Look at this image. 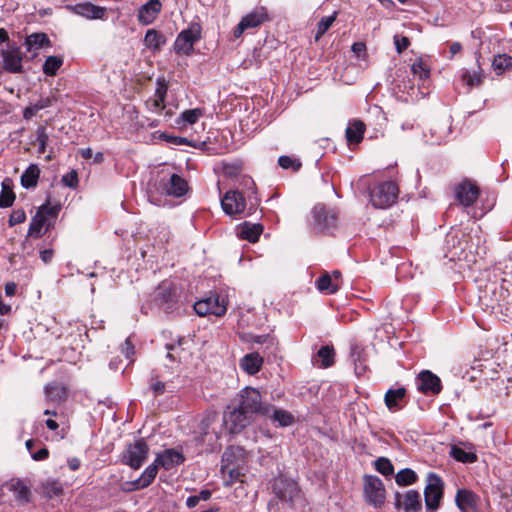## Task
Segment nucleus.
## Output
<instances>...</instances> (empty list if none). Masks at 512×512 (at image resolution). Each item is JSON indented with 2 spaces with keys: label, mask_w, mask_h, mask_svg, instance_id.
I'll use <instances>...</instances> for the list:
<instances>
[{
  "label": "nucleus",
  "mask_w": 512,
  "mask_h": 512,
  "mask_svg": "<svg viewBox=\"0 0 512 512\" xmlns=\"http://www.w3.org/2000/svg\"><path fill=\"white\" fill-rule=\"evenodd\" d=\"M262 233V226L260 224H249L245 222L241 227L239 236L250 242H256Z\"/></svg>",
  "instance_id": "32"
},
{
  "label": "nucleus",
  "mask_w": 512,
  "mask_h": 512,
  "mask_svg": "<svg viewBox=\"0 0 512 512\" xmlns=\"http://www.w3.org/2000/svg\"><path fill=\"white\" fill-rule=\"evenodd\" d=\"M234 404L252 418L255 414H270V406L262 405L260 392L255 388L246 387L241 390L237 394Z\"/></svg>",
  "instance_id": "1"
},
{
  "label": "nucleus",
  "mask_w": 512,
  "mask_h": 512,
  "mask_svg": "<svg viewBox=\"0 0 512 512\" xmlns=\"http://www.w3.org/2000/svg\"><path fill=\"white\" fill-rule=\"evenodd\" d=\"M221 206L227 215L236 216L245 212L246 201L241 192L230 190L221 199Z\"/></svg>",
  "instance_id": "9"
},
{
  "label": "nucleus",
  "mask_w": 512,
  "mask_h": 512,
  "mask_svg": "<svg viewBox=\"0 0 512 512\" xmlns=\"http://www.w3.org/2000/svg\"><path fill=\"white\" fill-rule=\"evenodd\" d=\"M53 257V251L50 249H46L40 252V258L44 263H48L51 261Z\"/></svg>",
  "instance_id": "63"
},
{
  "label": "nucleus",
  "mask_w": 512,
  "mask_h": 512,
  "mask_svg": "<svg viewBox=\"0 0 512 512\" xmlns=\"http://www.w3.org/2000/svg\"><path fill=\"white\" fill-rule=\"evenodd\" d=\"M278 164L280 167L284 169L292 168L295 171L301 167V163L298 160L293 159L289 156L279 157Z\"/></svg>",
  "instance_id": "50"
},
{
  "label": "nucleus",
  "mask_w": 512,
  "mask_h": 512,
  "mask_svg": "<svg viewBox=\"0 0 512 512\" xmlns=\"http://www.w3.org/2000/svg\"><path fill=\"white\" fill-rule=\"evenodd\" d=\"M150 387H151V390L153 391L154 395H156V396L162 395L166 391V385L162 381L156 380L153 383H151Z\"/></svg>",
  "instance_id": "58"
},
{
  "label": "nucleus",
  "mask_w": 512,
  "mask_h": 512,
  "mask_svg": "<svg viewBox=\"0 0 512 512\" xmlns=\"http://www.w3.org/2000/svg\"><path fill=\"white\" fill-rule=\"evenodd\" d=\"M334 355L335 351L332 346H323L319 349L313 361L319 367L328 368L334 364Z\"/></svg>",
  "instance_id": "27"
},
{
  "label": "nucleus",
  "mask_w": 512,
  "mask_h": 512,
  "mask_svg": "<svg viewBox=\"0 0 512 512\" xmlns=\"http://www.w3.org/2000/svg\"><path fill=\"white\" fill-rule=\"evenodd\" d=\"M71 10L73 13L90 20L103 19L106 13V8L90 2L78 3L71 7Z\"/></svg>",
  "instance_id": "18"
},
{
  "label": "nucleus",
  "mask_w": 512,
  "mask_h": 512,
  "mask_svg": "<svg viewBox=\"0 0 512 512\" xmlns=\"http://www.w3.org/2000/svg\"><path fill=\"white\" fill-rule=\"evenodd\" d=\"M158 465L157 463H153L149 465L139 479L136 480V484L138 488H145L149 486L153 480L155 479L157 472H158Z\"/></svg>",
  "instance_id": "34"
},
{
  "label": "nucleus",
  "mask_w": 512,
  "mask_h": 512,
  "mask_svg": "<svg viewBox=\"0 0 512 512\" xmlns=\"http://www.w3.org/2000/svg\"><path fill=\"white\" fill-rule=\"evenodd\" d=\"M38 491L46 498L52 499L63 494V486L59 480L48 478L41 483Z\"/></svg>",
  "instance_id": "26"
},
{
  "label": "nucleus",
  "mask_w": 512,
  "mask_h": 512,
  "mask_svg": "<svg viewBox=\"0 0 512 512\" xmlns=\"http://www.w3.org/2000/svg\"><path fill=\"white\" fill-rule=\"evenodd\" d=\"M456 504L462 512L476 510L478 497L470 490H459L456 495Z\"/></svg>",
  "instance_id": "23"
},
{
  "label": "nucleus",
  "mask_w": 512,
  "mask_h": 512,
  "mask_svg": "<svg viewBox=\"0 0 512 512\" xmlns=\"http://www.w3.org/2000/svg\"><path fill=\"white\" fill-rule=\"evenodd\" d=\"M316 286L320 292L326 294H334L339 290V283H337V281L332 278L330 273L322 274L318 278Z\"/></svg>",
  "instance_id": "29"
},
{
  "label": "nucleus",
  "mask_w": 512,
  "mask_h": 512,
  "mask_svg": "<svg viewBox=\"0 0 512 512\" xmlns=\"http://www.w3.org/2000/svg\"><path fill=\"white\" fill-rule=\"evenodd\" d=\"M123 353L125 354L126 358H128V359L134 353V347L128 339L125 341V343L123 345Z\"/></svg>",
  "instance_id": "61"
},
{
  "label": "nucleus",
  "mask_w": 512,
  "mask_h": 512,
  "mask_svg": "<svg viewBox=\"0 0 512 512\" xmlns=\"http://www.w3.org/2000/svg\"><path fill=\"white\" fill-rule=\"evenodd\" d=\"M263 364V358L257 352L246 354L240 362L241 368L250 375L256 374Z\"/></svg>",
  "instance_id": "24"
},
{
  "label": "nucleus",
  "mask_w": 512,
  "mask_h": 512,
  "mask_svg": "<svg viewBox=\"0 0 512 512\" xmlns=\"http://www.w3.org/2000/svg\"><path fill=\"white\" fill-rule=\"evenodd\" d=\"M463 81L470 87L478 86L481 84V76L476 72H466L463 74Z\"/></svg>",
  "instance_id": "54"
},
{
  "label": "nucleus",
  "mask_w": 512,
  "mask_h": 512,
  "mask_svg": "<svg viewBox=\"0 0 512 512\" xmlns=\"http://www.w3.org/2000/svg\"><path fill=\"white\" fill-rule=\"evenodd\" d=\"M393 39H394L396 51L399 54H401L403 51H405L408 48V46L410 45V40L406 36L395 35Z\"/></svg>",
  "instance_id": "51"
},
{
  "label": "nucleus",
  "mask_w": 512,
  "mask_h": 512,
  "mask_svg": "<svg viewBox=\"0 0 512 512\" xmlns=\"http://www.w3.org/2000/svg\"><path fill=\"white\" fill-rule=\"evenodd\" d=\"M406 395V389L399 387L397 389H389L385 394V404L389 410L400 409L401 402Z\"/></svg>",
  "instance_id": "28"
},
{
  "label": "nucleus",
  "mask_w": 512,
  "mask_h": 512,
  "mask_svg": "<svg viewBox=\"0 0 512 512\" xmlns=\"http://www.w3.org/2000/svg\"><path fill=\"white\" fill-rule=\"evenodd\" d=\"M312 217V225L317 231H327L337 225V213L321 204H318L313 208Z\"/></svg>",
  "instance_id": "5"
},
{
  "label": "nucleus",
  "mask_w": 512,
  "mask_h": 512,
  "mask_svg": "<svg viewBox=\"0 0 512 512\" xmlns=\"http://www.w3.org/2000/svg\"><path fill=\"white\" fill-rule=\"evenodd\" d=\"M148 454V446L143 440H137L133 444H129L123 454V462L133 469H138L146 460Z\"/></svg>",
  "instance_id": "7"
},
{
  "label": "nucleus",
  "mask_w": 512,
  "mask_h": 512,
  "mask_svg": "<svg viewBox=\"0 0 512 512\" xmlns=\"http://www.w3.org/2000/svg\"><path fill=\"white\" fill-rule=\"evenodd\" d=\"M450 455L462 463H473L477 460V456L473 452H467L458 446H452Z\"/></svg>",
  "instance_id": "36"
},
{
  "label": "nucleus",
  "mask_w": 512,
  "mask_h": 512,
  "mask_svg": "<svg viewBox=\"0 0 512 512\" xmlns=\"http://www.w3.org/2000/svg\"><path fill=\"white\" fill-rule=\"evenodd\" d=\"M62 64V58L58 56H49L43 64V72L48 76H54Z\"/></svg>",
  "instance_id": "37"
},
{
  "label": "nucleus",
  "mask_w": 512,
  "mask_h": 512,
  "mask_svg": "<svg viewBox=\"0 0 512 512\" xmlns=\"http://www.w3.org/2000/svg\"><path fill=\"white\" fill-rule=\"evenodd\" d=\"M198 39V31L192 29L184 30L177 36L174 43V49L177 53L189 55Z\"/></svg>",
  "instance_id": "15"
},
{
  "label": "nucleus",
  "mask_w": 512,
  "mask_h": 512,
  "mask_svg": "<svg viewBox=\"0 0 512 512\" xmlns=\"http://www.w3.org/2000/svg\"><path fill=\"white\" fill-rule=\"evenodd\" d=\"M52 225V221L42 211L38 210L31 219L28 235L33 238H40Z\"/></svg>",
  "instance_id": "19"
},
{
  "label": "nucleus",
  "mask_w": 512,
  "mask_h": 512,
  "mask_svg": "<svg viewBox=\"0 0 512 512\" xmlns=\"http://www.w3.org/2000/svg\"><path fill=\"white\" fill-rule=\"evenodd\" d=\"M234 454V448L229 447L225 450V452L222 455V462H223V468L226 469L231 461V457Z\"/></svg>",
  "instance_id": "60"
},
{
  "label": "nucleus",
  "mask_w": 512,
  "mask_h": 512,
  "mask_svg": "<svg viewBox=\"0 0 512 512\" xmlns=\"http://www.w3.org/2000/svg\"><path fill=\"white\" fill-rule=\"evenodd\" d=\"M64 393H65L64 389L54 383L48 384L45 387L46 397H47V399H49L51 401L60 400L62 398V396L64 395Z\"/></svg>",
  "instance_id": "42"
},
{
  "label": "nucleus",
  "mask_w": 512,
  "mask_h": 512,
  "mask_svg": "<svg viewBox=\"0 0 512 512\" xmlns=\"http://www.w3.org/2000/svg\"><path fill=\"white\" fill-rule=\"evenodd\" d=\"M167 85L165 84L164 80L157 82V88L155 91V97L159 98V101H165V97L167 94Z\"/></svg>",
  "instance_id": "57"
},
{
  "label": "nucleus",
  "mask_w": 512,
  "mask_h": 512,
  "mask_svg": "<svg viewBox=\"0 0 512 512\" xmlns=\"http://www.w3.org/2000/svg\"><path fill=\"white\" fill-rule=\"evenodd\" d=\"M416 479V473L408 468L400 470L395 476L396 483L400 486L411 485L416 481Z\"/></svg>",
  "instance_id": "39"
},
{
  "label": "nucleus",
  "mask_w": 512,
  "mask_h": 512,
  "mask_svg": "<svg viewBox=\"0 0 512 512\" xmlns=\"http://www.w3.org/2000/svg\"><path fill=\"white\" fill-rule=\"evenodd\" d=\"M62 183L70 188H75L78 184V175L75 170L63 175Z\"/></svg>",
  "instance_id": "53"
},
{
  "label": "nucleus",
  "mask_w": 512,
  "mask_h": 512,
  "mask_svg": "<svg viewBox=\"0 0 512 512\" xmlns=\"http://www.w3.org/2000/svg\"><path fill=\"white\" fill-rule=\"evenodd\" d=\"M194 310L199 316L215 315L222 316L227 311L225 300L219 296H211L197 301L194 304Z\"/></svg>",
  "instance_id": "6"
},
{
  "label": "nucleus",
  "mask_w": 512,
  "mask_h": 512,
  "mask_svg": "<svg viewBox=\"0 0 512 512\" xmlns=\"http://www.w3.org/2000/svg\"><path fill=\"white\" fill-rule=\"evenodd\" d=\"M15 200V194L14 192L3 185L2 191L0 193V207L1 208H8L13 205V202Z\"/></svg>",
  "instance_id": "45"
},
{
  "label": "nucleus",
  "mask_w": 512,
  "mask_h": 512,
  "mask_svg": "<svg viewBox=\"0 0 512 512\" xmlns=\"http://www.w3.org/2000/svg\"><path fill=\"white\" fill-rule=\"evenodd\" d=\"M375 469L384 476H390L394 472L391 461L385 457H380L375 461Z\"/></svg>",
  "instance_id": "41"
},
{
  "label": "nucleus",
  "mask_w": 512,
  "mask_h": 512,
  "mask_svg": "<svg viewBox=\"0 0 512 512\" xmlns=\"http://www.w3.org/2000/svg\"><path fill=\"white\" fill-rule=\"evenodd\" d=\"M48 456H49V451L45 447L41 448L37 452L31 454L32 459L35 461L45 460L48 458Z\"/></svg>",
  "instance_id": "59"
},
{
  "label": "nucleus",
  "mask_w": 512,
  "mask_h": 512,
  "mask_svg": "<svg viewBox=\"0 0 512 512\" xmlns=\"http://www.w3.org/2000/svg\"><path fill=\"white\" fill-rule=\"evenodd\" d=\"M512 65V57L508 55H498L493 60V67L495 70L504 71Z\"/></svg>",
  "instance_id": "49"
},
{
  "label": "nucleus",
  "mask_w": 512,
  "mask_h": 512,
  "mask_svg": "<svg viewBox=\"0 0 512 512\" xmlns=\"http://www.w3.org/2000/svg\"><path fill=\"white\" fill-rule=\"evenodd\" d=\"M146 105L149 108V110L153 112H160L165 107L164 101H159V98L156 97H154L153 99H149L146 102Z\"/></svg>",
  "instance_id": "56"
},
{
  "label": "nucleus",
  "mask_w": 512,
  "mask_h": 512,
  "mask_svg": "<svg viewBox=\"0 0 512 512\" xmlns=\"http://www.w3.org/2000/svg\"><path fill=\"white\" fill-rule=\"evenodd\" d=\"M251 421L252 417L234 403L227 407L223 415L224 427L231 434L240 433Z\"/></svg>",
  "instance_id": "3"
},
{
  "label": "nucleus",
  "mask_w": 512,
  "mask_h": 512,
  "mask_svg": "<svg viewBox=\"0 0 512 512\" xmlns=\"http://www.w3.org/2000/svg\"><path fill=\"white\" fill-rule=\"evenodd\" d=\"M170 141L176 145H189L202 150L207 146L205 141L192 140L186 137H171Z\"/></svg>",
  "instance_id": "43"
},
{
  "label": "nucleus",
  "mask_w": 512,
  "mask_h": 512,
  "mask_svg": "<svg viewBox=\"0 0 512 512\" xmlns=\"http://www.w3.org/2000/svg\"><path fill=\"white\" fill-rule=\"evenodd\" d=\"M364 131V123L359 120H354L346 129V138L349 142L358 143L362 140Z\"/></svg>",
  "instance_id": "31"
},
{
  "label": "nucleus",
  "mask_w": 512,
  "mask_h": 512,
  "mask_svg": "<svg viewBox=\"0 0 512 512\" xmlns=\"http://www.w3.org/2000/svg\"><path fill=\"white\" fill-rule=\"evenodd\" d=\"M364 493L367 501L374 506L384 503L385 489L380 478L377 476H365Z\"/></svg>",
  "instance_id": "8"
},
{
  "label": "nucleus",
  "mask_w": 512,
  "mask_h": 512,
  "mask_svg": "<svg viewBox=\"0 0 512 512\" xmlns=\"http://www.w3.org/2000/svg\"><path fill=\"white\" fill-rule=\"evenodd\" d=\"M396 503L406 512H417L421 508V496L415 490H409L404 495H396Z\"/></svg>",
  "instance_id": "20"
},
{
  "label": "nucleus",
  "mask_w": 512,
  "mask_h": 512,
  "mask_svg": "<svg viewBox=\"0 0 512 512\" xmlns=\"http://www.w3.org/2000/svg\"><path fill=\"white\" fill-rule=\"evenodd\" d=\"M17 289V285L14 282H8L5 285V294L9 297L15 295Z\"/></svg>",
  "instance_id": "62"
},
{
  "label": "nucleus",
  "mask_w": 512,
  "mask_h": 512,
  "mask_svg": "<svg viewBox=\"0 0 512 512\" xmlns=\"http://www.w3.org/2000/svg\"><path fill=\"white\" fill-rule=\"evenodd\" d=\"M183 461V455L174 449L164 450L162 453L158 454L155 459V463L166 470H170L180 465Z\"/></svg>",
  "instance_id": "21"
},
{
  "label": "nucleus",
  "mask_w": 512,
  "mask_h": 512,
  "mask_svg": "<svg viewBox=\"0 0 512 512\" xmlns=\"http://www.w3.org/2000/svg\"><path fill=\"white\" fill-rule=\"evenodd\" d=\"M38 210L42 211V213H44L53 222V220L56 219L59 213L60 207L42 205Z\"/></svg>",
  "instance_id": "55"
},
{
  "label": "nucleus",
  "mask_w": 512,
  "mask_h": 512,
  "mask_svg": "<svg viewBox=\"0 0 512 512\" xmlns=\"http://www.w3.org/2000/svg\"><path fill=\"white\" fill-rule=\"evenodd\" d=\"M271 411L273 412L271 415L273 422L277 423L279 426L287 427L294 423V416L289 411L270 407V412Z\"/></svg>",
  "instance_id": "33"
},
{
  "label": "nucleus",
  "mask_w": 512,
  "mask_h": 512,
  "mask_svg": "<svg viewBox=\"0 0 512 512\" xmlns=\"http://www.w3.org/2000/svg\"><path fill=\"white\" fill-rule=\"evenodd\" d=\"M9 491L13 492L15 499L21 504H27L30 501V488L21 479H11L6 483Z\"/></svg>",
  "instance_id": "22"
},
{
  "label": "nucleus",
  "mask_w": 512,
  "mask_h": 512,
  "mask_svg": "<svg viewBox=\"0 0 512 512\" xmlns=\"http://www.w3.org/2000/svg\"><path fill=\"white\" fill-rule=\"evenodd\" d=\"M202 116V110L201 109H191V110H185L181 113L180 119L183 122H186L188 124H194L198 121V119Z\"/></svg>",
  "instance_id": "48"
},
{
  "label": "nucleus",
  "mask_w": 512,
  "mask_h": 512,
  "mask_svg": "<svg viewBox=\"0 0 512 512\" xmlns=\"http://www.w3.org/2000/svg\"><path fill=\"white\" fill-rule=\"evenodd\" d=\"M424 496L427 511L435 512L443 496V481L435 473H429L427 476Z\"/></svg>",
  "instance_id": "4"
},
{
  "label": "nucleus",
  "mask_w": 512,
  "mask_h": 512,
  "mask_svg": "<svg viewBox=\"0 0 512 512\" xmlns=\"http://www.w3.org/2000/svg\"><path fill=\"white\" fill-rule=\"evenodd\" d=\"M3 67L10 73H21L23 69L22 65V53L16 46H9L7 50L2 52Z\"/></svg>",
  "instance_id": "14"
},
{
  "label": "nucleus",
  "mask_w": 512,
  "mask_h": 512,
  "mask_svg": "<svg viewBox=\"0 0 512 512\" xmlns=\"http://www.w3.org/2000/svg\"><path fill=\"white\" fill-rule=\"evenodd\" d=\"M417 389L425 394H438L442 389L440 378L429 370H424L416 378Z\"/></svg>",
  "instance_id": "12"
},
{
  "label": "nucleus",
  "mask_w": 512,
  "mask_h": 512,
  "mask_svg": "<svg viewBox=\"0 0 512 512\" xmlns=\"http://www.w3.org/2000/svg\"><path fill=\"white\" fill-rule=\"evenodd\" d=\"M80 464H81L80 460L76 457L68 459V466L72 471L78 470L80 467Z\"/></svg>",
  "instance_id": "64"
},
{
  "label": "nucleus",
  "mask_w": 512,
  "mask_h": 512,
  "mask_svg": "<svg viewBox=\"0 0 512 512\" xmlns=\"http://www.w3.org/2000/svg\"><path fill=\"white\" fill-rule=\"evenodd\" d=\"M26 219V214L23 209H17L12 212L9 218V226H15L24 222Z\"/></svg>",
  "instance_id": "52"
},
{
  "label": "nucleus",
  "mask_w": 512,
  "mask_h": 512,
  "mask_svg": "<svg viewBox=\"0 0 512 512\" xmlns=\"http://www.w3.org/2000/svg\"><path fill=\"white\" fill-rule=\"evenodd\" d=\"M267 19V13L263 7L257 8L245 15L233 31L235 38H239L246 30L256 28Z\"/></svg>",
  "instance_id": "11"
},
{
  "label": "nucleus",
  "mask_w": 512,
  "mask_h": 512,
  "mask_svg": "<svg viewBox=\"0 0 512 512\" xmlns=\"http://www.w3.org/2000/svg\"><path fill=\"white\" fill-rule=\"evenodd\" d=\"M156 299L161 304H169L173 301V293L168 286L162 284L158 287Z\"/></svg>",
  "instance_id": "46"
},
{
  "label": "nucleus",
  "mask_w": 512,
  "mask_h": 512,
  "mask_svg": "<svg viewBox=\"0 0 512 512\" xmlns=\"http://www.w3.org/2000/svg\"><path fill=\"white\" fill-rule=\"evenodd\" d=\"M273 490L276 496L285 502L293 503L299 497V488L297 484L289 479L280 476L275 479Z\"/></svg>",
  "instance_id": "10"
},
{
  "label": "nucleus",
  "mask_w": 512,
  "mask_h": 512,
  "mask_svg": "<svg viewBox=\"0 0 512 512\" xmlns=\"http://www.w3.org/2000/svg\"><path fill=\"white\" fill-rule=\"evenodd\" d=\"M335 19H336V12L333 15L323 17L318 22L317 32L315 35V41H318L327 32V30L332 26Z\"/></svg>",
  "instance_id": "40"
},
{
  "label": "nucleus",
  "mask_w": 512,
  "mask_h": 512,
  "mask_svg": "<svg viewBox=\"0 0 512 512\" xmlns=\"http://www.w3.org/2000/svg\"><path fill=\"white\" fill-rule=\"evenodd\" d=\"M40 169L36 164H31L21 176V185L24 188H33L37 185Z\"/></svg>",
  "instance_id": "30"
},
{
  "label": "nucleus",
  "mask_w": 512,
  "mask_h": 512,
  "mask_svg": "<svg viewBox=\"0 0 512 512\" xmlns=\"http://www.w3.org/2000/svg\"><path fill=\"white\" fill-rule=\"evenodd\" d=\"M36 141L38 143V153L42 154L46 150V146L49 141V136L46 133V129L44 127H39L36 131Z\"/></svg>",
  "instance_id": "47"
},
{
  "label": "nucleus",
  "mask_w": 512,
  "mask_h": 512,
  "mask_svg": "<svg viewBox=\"0 0 512 512\" xmlns=\"http://www.w3.org/2000/svg\"><path fill=\"white\" fill-rule=\"evenodd\" d=\"M161 184L163 186L162 193L174 197H181L187 191V182L177 174H172L169 179L163 177Z\"/></svg>",
  "instance_id": "16"
},
{
  "label": "nucleus",
  "mask_w": 512,
  "mask_h": 512,
  "mask_svg": "<svg viewBox=\"0 0 512 512\" xmlns=\"http://www.w3.org/2000/svg\"><path fill=\"white\" fill-rule=\"evenodd\" d=\"M399 189L393 181H385L370 191V202L375 208L386 209L393 205L398 197Z\"/></svg>",
  "instance_id": "2"
},
{
  "label": "nucleus",
  "mask_w": 512,
  "mask_h": 512,
  "mask_svg": "<svg viewBox=\"0 0 512 512\" xmlns=\"http://www.w3.org/2000/svg\"><path fill=\"white\" fill-rule=\"evenodd\" d=\"M25 44L28 50L38 49L50 44V40L45 33H33L26 38Z\"/></svg>",
  "instance_id": "35"
},
{
  "label": "nucleus",
  "mask_w": 512,
  "mask_h": 512,
  "mask_svg": "<svg viewBox=\"0 0 512 512\" xmlns=\"http://www.w3.org/2000/svg\"><path fill=\"white\" fill-rule=\"evenodd\" d=\"M144 43L148 48L157 50L164 43V40L160 33L154 29H151L146 32Z\"/></svg>",
  "instance_id": "38"
},
{
  "label": "nucleus",
  "mask_w": 512,
  "mask_h": 512,
  "mask_svg": "<svg viewBox=\"0 0 512 512\" xmlns=\"http://www.w3.org/2000/svg\"><path fill=\"white\" fill-rule=\"evenodd\" d=\"M479 188L469 181L460 183L455 190L456 199L465 207L471 206L479 196Z\"/></svg>",
  "instance_id": "13"
},
{
  "label": "nucleus",
  "mask_w": 512,
  "mask_h": 512,
  "mask_svg": "<svg viewBox=\"0 0 512 512\" xmlns=\"http://www.w3.org/2000/svg\"><path fill=\"white\" fill-rule=\"evenodd\" d=\"M55 101V97L47 96L41 97L35 103H30L23 111V118L25 120H30L34 117L40 110L51 107Z\"/></svg>",
  "instance_id": "25"
},
{
  "label": "nucleus",
  "mask_w": 512,
  "mask_h": 512,
  "mask_svg": "<svg viewBox=\"0 0 512 512\" xmlns=\"http://www.w3.org/2000/svg\"><path fill=\"white\" fill-rule=\"evenodd\" d=\"M411 71L414 76H417L419 78V80L427 79L430 74V70L421 60L416 61L412 64Z\"/></svg>",
  "instance_id": "44"
},
{
  "label": "nucleus",
  "mask_w": 512,
  "mask_h": 512,
  "mask_svg": "<svg viewBox=\"0 0 512 512\" xmlns=\"http://www.w3.org/2000/svg\"><path fill=\"white\" fill-rule=\"evenodd\" d=\"M162 4L160 0H149L142 5L138 11V21L143 25H149L154 22L160 13Z\"/></svg>",
  "instance_id": "17"
}]
</instances>
